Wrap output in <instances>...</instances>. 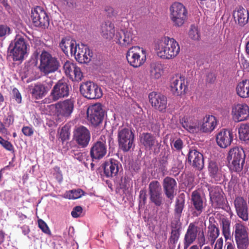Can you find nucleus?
Listing matches in <instances>:
<instances>
[{
    "label": "nucleus",
    "instance_id": "f257e3e1",
    "mask_svg": "<svg viewBox=\"0 0 249 249\" xmlns=\"http://www.w3.org/2000/svg\"><path fill=\"white\" fill-rule=\"evenodd\" d=\"M155 50L157 55L160 58L171 59L178 54L180 47L174 38L164 36L156 42Z\"/></svg>",
    "mask_w": 249,
    "mask_h": 249
},
{
    "label": "nucleus",
    "instance_id": "f03ea898",
    "mask_svg": "<svg viewBox=\"0 0 249 249\" xmlns=\"http://www.w3.org/2000/svg\"><path fill=\"white\" fill-rule=\"evenodd\" d=\"M245 158L246 155L242 148L235 147L231 149L227 157L230 170L237 173L241 172L245 164Z\"/></svg>",
    "mask_w": 249,
    "mask_h": 249
},
{
    "label": "nucleus",
    "instance_id": "7ed1b4c3",
    "mask_svg": "<svg viewBox=\"0 0 249 249\" xmlns=\"http://www.w3.org/2000/svg\"><path fill=\"white\" fill-rule=\"evenodd\" d=\"M60 67V62L56 57L45 51L41 53L39 69L44 75L55 72Z\"/></svg>",
    "mask_w": 249,
    "mask_h": 249
},
{
    "label": "nucleus",
    "instance_id": "20e7f679",
    "mask_svg": "<svg viewBox=\"0 0 249 249\" xmlns=\"http://www.w3.org/2000/svg\"><path fill=\"white\" fill-rule=\"evenodd\" d=\"M249 229L241 221H238L233 227L234 235L238 249H247L249 246Z\"/></svg>",
    "mask_w": 249,
    "mask_h": 249
},
{
    "label": "nucleus",
    "instance_id": "39448f33",
    "mask_svg": "<svg viewBox=\"0 0 249 249\" xmlns=\"http://www.w3.org/2000/svg\"><path fill=\"white\" fill-rule=\"evenodd\" d=\"M170 17L174 26H182L187 19L188 11L185 6L180 2L173 3L170 7Z\"/></svg>",
    "mask_w": 249,
    "mask_h": 249
},
{
    "label": "nucleus",
    "instance_id": "423d86ee",
    "mask_svg": "<svg viewBox=\"0 0 249 249\" xmlns=\"http://www.w3.org/2000/svg\"><path fill=\"white\" fill-rule=\"evenodd\" d=\"M136 32L132 28L121 29L116 32L114 40L121 47L127 48L134 44Z\"/></svg>",
    "mask_w": 249,
    "mask_h": 249
},
{
    "label": "nucleus",
    "instance_id": "0eeeda50",
    "mask_svg": "<svg viewBox=\"0 0 249 249\" xmlns=\"http://www.w3.org/2000/svg\"><path fill=\"white\" fill-rule=\"evenodd\" d=\"M145 51L139 46L130 47L126 53L128 63L134 68H138L142 65L146 60Z\"/></svg>",
    "mask_w": 249,
    "mask_h": 249
},
{
    "label": "nucleus",
    "instance_id": "6e6552de",
    "mask_svg": "<svg viewBox=\"0 0 249 249\" xmlns=\"http://www.w3.org/2000/svg\"><path fill=\"white\" fill-rule=\"evenodd\" d=\"M134 134L128 128L120 127L118 133L119 147L124 152L128 151L134 143Z\"/></svg>",
    "mask_w": 249,
    "mask_h": 249
},
{
    "label": "nucleus",
    "instance_id": "1a4fd4ad",
    "mask_svg": "<svg viewBox=\"0 0 249 249\" xmlns=\"http://www.w3.org/2000/svg\"><path fill=\"white\" fill-rule=\"evenodd\" d=\"M80 92L84 97L88 99H99L103 95L101 88L97 84L91 81L81 84Z\"/></svg>",
    "mask_w": 249,
    "mask_h": 249
},
{
    "label": "nucleus",
    "instance_id": "9d476101",
    "mask_svg": "<svg viewBox=\"0 0 249 249\" xmlns=\"http://www.w3.org/2000/svg\"><path fill=\"white\" fill-rule=\"evenodd\" d=\"M87 114L88 120L91 124L97 127L102 123L105 111L102 105L100 103H96L88 107Z\"/></svg>",
    "mask_w": 249,
    "mask_h": 249
},
{
    "label": "nucleus",
    "instance_id": "9b49d317",
    "mask_svg": "<svg viewBox=\"0 0 249 249\" xmlns=\"http://www.w3.org/2000/svg\"><path fill=\"white\" fill-rule=\"evenodd\" d=\"M170 88L172 93L175 96H181L185 94L188 85L185 77L180 74L173 76L170 81Z\"/></svg>",
    "mask_w": 249,
    "mask_h": 249
},
{
    "label": "nucleus",
    "instance_id": "f8f14e48",
    "mask_svg": "<svg viewBox=\"0 0 249 249\" xmlns=\"http://www.w3.org/2000/svg\"><path fill=\"white\" fill-rule=\"evenodd\" d=\"M205 186L208 188L209 192L210 201L213 207L219 208L224 206L225 199L222 189L218 186H211L207 183Z\"/></svg>",
    "mask_w": 249,
    "mask_h": 249
},
{
    "label": "nucleus",
    "instance_id": "ddd939ff",
    "mask_svg": "<svg viewBox=\"0 0 249 249\" xmlns=\"http://www.w3.org/2000/svg\"><path fill=\"white\" fill-rule=\"evenodd\" d=\"M107 147L106 137L102 135L100 138L92 144L90 149V155L92 161L100 160L107 154Z\"/></svg>",
    "mask_w": 249,
    "mask_h": 249
},
{
    "label": "nucleus",
    "instance_id": "4468645a",
    "mask_svg": "<svg viewBox=\"0 0 249 249\" xmlns=\"http://www.w3.org/2000/svg\"><path fill=\"white\" fill-rule=\"evenodd\" d=\"M31 19L36 27L45 29L49 26V17L44 9L40 6H37L32 10Z\"/></svg>",
    "mask_w": 249,
    "mask_h": 249
},
{
    "label": "nucleus",
    "instance_id": "2eb2a0df",
    "mask_svg": "<svg viewBox=\"0 0 249 249\" xmlns=\"http://www.w3.org/2000/svg\"><path fill=\"white\" fill-rule=\"evenodd\" d=\"M70 88L71 87L64 80L58 81L51 91V99L53 101H56L60 99L68 97Z\"/></svg>",
    "mask_w": 249,
    "mask_h": 249
},
{
    "label": "nucleus",
    "instance_id": "dca6fc26",
    "mask_svg": "<svg viewBox=\"0 0 249 249\" xmlns=\"http://www.w3.org/2000/svg\"><path fill=\"white\" fill-rule=\"evenodd\" d=\"M149 198L151 202L157 207L160 206L163 202L161 186L159 181H151L148 187Z\"/></svg>",
    "mask_w": 249,
    "mask_h": 249
},
{
    "label": "nucleus",
    "instance_id": "f3484780",
    "mask_svg": "<svg viewBox=\"0 0 249 249\" xmlns=\"http://www.w3.org/2000/svg\"><path fill=\"white\" fill-rule=\"evenodd\" d=\"M53 84L52 80L46 81L43 83L38 82L32 86L30 89V93L32 97L36 100L41 99L46 96L51 89Z\"/></svg>",
    "mask_w": 249,
    "mask_h": 249
},
{
    "label": "nucleus",
    "instance_id": "a211bd4d",
    "mask_svg": "<svg viewBox=\"0 0 249 249\" xmlns=\"http://www.w3.org/2000/svg\"><path fill=\"white\" fill-rule=\"evenodd\" d=\"M63 68L66 76L72 81L78 82L82 80L83 73L76 63L67 60L63 64Z\"/></svg>",
    "mask_w": 249,
    "mask_h": 249
},
{
    "label": "nucleus",
    "instance_id": "6ab92c4d",
    "mask_svg": "<svg viewBox=\"0 0 249 249\" xmlns=\"http://www.w3.org/2000/svg\"><path fill=\"white\" fill-rule=\"evenodd\" d=\"M151 106L156 110L165 112L167 107V99L164 95L156 92H151L148 96Z\"/></svg>",
    "mask_w": 249,
    "mask_h": 249
},
{
    "label": "nucleus",
    "instance_id": "aec40b11",
    "mask_svg": "<svg viewBox=\"0 0 249 249\" xmlns=\"http://www.w3.org/2000/svg\"><path fill=\"white\" fill-rule=\"evenodd\" d=\"M26 51L27 44L24 38L21 36H17L15 39L14 46L11 51L13 60H22Z\"/></svg>",
    "mask_w": 249,
    "mask_h": 249
},
{
    "label": "nucleus",
    "instance_id": "412c9836",
    "mask_svg": "<svg viewBox=\"0 0 249 249\" xmlns=\"http://www.w3.org/2000/svg\"><path fill=\"white\" fill-rule=\"evenodd\" d=\"M74 139L82 148L86 147L90 140V133L85 126L81 125L76 127L74 131Z\"/></svg>",
    "mask_w": 249,
    "mask_h": 249
},
{
    "label": "nucleus",
    "instance_id": "4be33fe9",
    "mask_svg": "<svg viewBox=\"0 0 249 249\" xmlns=\"http://www.w3.org/2000/svg\"><path fill=\"white\" fill-rule=\"evenodd\" d=\"M74 101L70 99L55 104L56 113L58 116L69 117L74 108Z\"/></svg>",
    "mask_w": 249,
    "mask_h": 249
},
{
    "label": "nucleus",
    "instance_id": "5701e85b",
    "mask_svg": "<svg viewBox=\"0 0 249 249\" xmlns=\"http://www.w3.org/2000/svg\"><path fill=\"white\" fill-rule=\"evenodd\" d=\"M188 162L194 168L201 170L204 167L203 155L196 149H190L187 155Z\"/></svg>",
    "mask_w": 249,
    "mask_h": 249
},
{
    "label": "nucleus",
    "instance_id": "b1692460",
    "mask_svg": "<svg viewBox=\"0 0 249 249\" xmlns=\"http://www.w3.org/2000/svg\"><path fill=\"white\" fill-rule=\"evenodd\" d=\"M72 55L78 62L87 63L91 60L93 53L87 46L77 45L76 52L73 53Z\"/></svg>",
    "mask_w": 249,
    "mask_h": 249
},
{
    "label": "nucleus",
    "instance_id": "393cba45",
    "mask_svg": "<svg viewBox=\"0 0 249 249\" xmlns=\"http://www.w3.org/2000/svg\"><path fill=\"white\" fill-rule=\"evenodd\" d=\"M231 112L235 122L243 121L249 117V107L245 104H238L232 107Z\"/></svg>",
    "mask_w": 249,
    "mask_h": 249
},
{
    "label": "nucleus",
    "instance_id": "a878e982",
    "mask_svg": "<svg viewBox=\"0 0 249 249\" xmlns=\"http://www.w3.org/2000/svg\"><path fill=\"white\" fill-rule=\"evenodd\" d=\"M199 231H200V228L198 227L196 223H190L184 235V249H187L195 241Z\"/></svg>",
    "mask_w": 249,
    "mask_h": 249
},
{
    "label": "nucleus",
    "instance_id": "bb28decb",
    "mask_svg": "<svg viewBox=\"0 0 249 249\" xmlns=\"http://www.w3.org/2000/svg\"><path fill=\"white\" fill-rule=\"evenodd\" d=\"M233 139L232 131L223 129L219 132L216 137V141L218 145L225 148L231 145Z\"/></svg>",
    "mask_w": 249,
    "mask_h": 249
},
{
    "label": "nucleus",
    "instance_id": "cd10ccee",
    "mask_svg": "<svg viewBox=\"0 0 249 249\" xmlns=\"http://www.w3.org/2000/svg\"><path fill=\"white\" fill-rule=\"evenodd\" d=\"M140 141L145 148L149 149H154L155 152L159 151L161 145L156 137L150 133H142L140 138Z\"/></svg>",
    "mask_w": 249,
    "mask_h": 249
},
{
    "label": "nucleus",
    "instance_id": "c85d7f7f",
    "mask_svg": "<svg viewBox=\"0 0 249 249\" xmlns=\"http://www.w3.org/2000/svg\"><path fill=\"white\" fill-rule=\"evenodd\" d=\"M119 162L114 159L105 161L102 165L105 175L107 178L116 176L119 172Z\"/></svg>",
    "mask_w": 249,
    "mask_h": 249
},
{
    "label": "nucleus",
    "instance_id": "c756f323",
    "mask_svg": "<svg viewBox=\"0 0 249 249\" xmlns=\"http://www.w3.org/2000/svg\"><path fill=\"white\" fill-rule=\"evenodd\" d=\"M233 17L235 23L243 27L248 22L249 13L243 7L239 6L233 11Z\"/></svg>",
    "mask_w": 249,
    "mask_h": 249
},
{
    "label": "nucleus",
    "instance_id": "7c9ffc66",
    "mask_svg": "<svg viewBox=\"0 0 249 249\" xmlns=\"http://www.w3.org/2000/svg\"><path fill=\"white\" fill-rule=\"evenodd\" d=\"M177 187L176 180L169 177H165L163 181V188L166 197L172 200L174 197V193Z\"/></svg>",
    "mask_w": 249,
    "mask_h": 249
},
{
    "label": "nucleus",
    "instance_id": "2f4dec72",
    "mask_svg": "<svg viewBox=\"0 0 249 249\" xmlns=\"http://www.w3.org/2000/svg\"><path fill=\"white\" fill-rule=\"evenodd\" d=\"M191 200L195 210L194 215L198 216L202 213L204 208L203 200L199 193L197 191H193Z\"/></svg>",
    "mask_w": 249,
    "mask_h": 249
},
{
    "label": "nucleus",
    "instance_id": "473e14b6",
    "mask_svg": "<svg viewBox=\"0 0 249 249\" xmlns=\"http://www.w3.org/2000/svg\"><path fill=\"white\" fill-rule=\"evenodd\" d=\"M115 26L112 22L107 21L102 23L101 27V34L104 38L108 40H111L115 36Z\"/></svg>",
    "mask_w": 249,
    "mask_h": 249
},
{
    "label": "nucleus",
    "instance_id": "72a5a7b5",
    "mask_svg": "<svg viewBox=\"0 0 249 249\" xmlns=\"http://www.w3.org/2000/svg\"><path fill=\"white\" fill-rule=\"evenodd\" d=\"M217 125L216 118L213 115H206L203 119L200 130L203 132L213 131Z\"/></svg>",
    "mask_w": 249,
    "mask_h": 249
},
{
    "label": "nucleus",
    "instance_id": "f704fd0d",
    "mask_svg": "<svg viewBox=\"0 0 249 249\" xmlns=\"http://www.w3.org/2000/svg\"><path fill=\"white\" fill-rule=\"evenodd\" d=\"M60 47L62 51L66 54L68 55L70 52L71 55L73 53L76 52V43L75 40L70 38H63L59 44Z\"/></svg>",
    "mask_w": 249,
    "mask_h": 249
},
{
    "label": "nucleus",
    "instance_id": "c9c22d12",
    "mask_svg": "<svg viewBox=\"0 0 249 249\" xmlns=\"http://www.w3.org/2000/svg\"><path fill=\"white\" fill-rule=\"evenodd\" d=\"M219 235V228L214 223L210 221V224L207 228V232L206 235L207 239V242L209 243L212 245L213 244Z\"/></svg>",
    "mask_w": 249,
    "mask_h": 249
},
{
    "label": "nucleus",
    "instance_id": "e433bc0d",
    "mask_svg": "<svg viewBox=\"0 0 249 249\" xmlns=\"http://www.w3.org/2000/svg\"><path fill=\"white\" fill-rule=\"evenodd\" d=\"M208 172L210 176L215 181H219L222 177V172L218 166L217 164L213 161H210L208 165Z\"/></svg>",
    "mask_w": 249,
    "mask_h": 249
},
{
    "label": "nucleus",
    "instance_id": "4c0bfd02",
    "mask_svg": "<svg viewBox=\"0 0 249 249\" xmlns=\"http://www.w3.org/2000/svg\"><path fill=\"white\" fill-rule=\"evenodd\" d=\"M236 90L237 94L241 98L249 97V80H245L238 83Z\"/></svg>",
    "mask_w": 249,
    "mask_h": 249
},
{
    "label": "nucleus",
    "instance_id": "58836bf2",
    "mask_svg": "<svg viewBox=\"0 0 249 249\" xmlns=\"http://www.w3.org/2000/svg\"><path fill=\"white\" fill-rule=\"evenodd\" d=\"M231 221L227 218H223L221 219L220 225L222 227V232L226 241L231 238Z\"/></svg>",
    "mask_w": 249,
    "mask_h": 249
},
{
    "label": "nucleus",
    "instance_id": "ea45409f",
    "mask_svg": "<svg viewBox=\"0 0 249 249\" xmlns=\"http://www.w3.org/2000/svg\"><path fill=\"white\" fill-rule=\"evenodd\" d=\"M163 73L162 66L160 64L153 63L150 66V75L155 79H159Z\"/></svg>",
    "mask_w": 249,
    "mask_h": 249
},
{
    "label": "nucleus",
    "instance_id": "a19ab883",
    "mask_svg": "<svg viewBox=\"0 0 249 249\" xmlns=\"http://www.w3.org/2000/svg\"><path fill=\"white\" fill-rule=\"evenodd\" d=\"M84 192L81 189H73L67 191L64 194L65 197L69 199H75L84 196Z\"/></svg>",
    "mask_w": 249,
    "mask_h": 249
},
{
    "label": "nucleus",
    "instance_id": "79ce46f5",
    "mask_svg": "<svg viewBox=\"0 0 249 249\" xmlns=\"http://www.w3.org/2000/svg\"><path fill=\"white\" fill-rule=\"evenodd\" d=\"M238 133L241 140L249 141V125L242 124L239 128Z\"/></svg>",
    "mask_w": 249,
    "mask_h": 249
},
{
    "label": "nucleus",
    "instance_id": "37998d69",
    "mask_svg": "<svg viewBox=\"0 0 249 249\" xmlns=\"http://www.w3.org/2000/svg\"><path fill=\"white\" fill-rule=\"evenodd\" d=\"M182 126L190 132L194 133L196 131L197 127L196 124L188 121L187 118L183 119Z\"/></svg>",
    "mask_w": 249,
    "mask_h": 249
},
{
    "label": "nucleus",
    "instance_id": "c03bdc74",
    "mask_svg": "<svg viewBox=\"0 0 249 249\" xmlns=\"http://www.w3.org/2000/svg\"><path fill=\"white\" fill-rule=\"evenodd\" d=\"M236 211L248 208L247 203L243 197L237 196L234 201Z\"/></svg>",
    "mask_w": 249,
    "mask_h": 249
},
{
    "label": "nucleus",
    "instance_id": "a18cd8bd",
    "mask_svg": "<svg viewBox=\"0 0 249 249\" xmlns=\"http://www.w3.org/2000/svg\"><path fill=\"white\" fill-rule=\"evenodd\" d=\"M184 200L182 199H178L176 202L175 213L178 217L180 216L181 214L184 207Z\"/></svg>",
    "mask_w": 249,
    "mask_h": 249
},
{
    "label": "nucleus",
    "instance_id": "49530a36",
    "mask_svg": "<svg viewBox=\"0 0 249 249\" xmlns=\"http://www.w3.org/2000/svg\"><path fill=\"white\" fill-rule=\"evenodd\" d=\"M171 146L173 150L180 151L183 147V142L182 140L178 138L173 140L171 142Z\"/></svg>",
    "mask_w": 249,
    "mask_h": 249
},
{
    "label": "nucleus",
    "instance_id": "de8ad7c7",
    "mask_svg": "<svg viewBox=\"0 0 249 249\" xmlns=\"http://www.w3.org/2000/svg\"><path fill=\"white\" fill-rule=\"evenodd\" d=\"M11 34V29L7 25H0V38L5 39Z\"/></svg>",
    "mask_w": 249,
    "mask_h": 249
},
{
    "label": "nucleus",
    "instance_id": "09e8293b",
    "mask_svg": "<svg viewBox=\"0 0 249 249\" xmlns=\"http://www.w3.org/2000/svg\"><path fill=\"white\" fill-rule=\"evenodd\" d=\"M180 236V232L178 229L172 230L171 235L169 239L170 243L175 245L178 240Z\"/></svg>",
    "mask_w": 249,
    "mask_h": 249
},
{
    "label": "nucleus",
    "instance_id": "8fccbe9b",
    "mask_svg": "<svg viewBox=\"0 0 249 249\" xmlns=\"http://www.w3.org/2000/svg\"><path fill=\"white\" fill-rule=\"evenodd\" d=\"M189 37L195 40H198L200 38V34L197 28L194 25H192L189 32Z\"/></svg>",
    "mask_w": 249,
    "mask_h": 249
},
{
    "label": "nucleus",
    "instance_id": "3c124183",
    "mask_svg": "<svg viewBox=\"0 0 249 249\" xmlns=\"http://www.w3.org/2000/svg\"><path fill=\"white\" fill-rule=\"evenodd\" d=\"M70 136V131L68 126H64L62 127L60 133V138L62 142H64L69 139Z\"/></svg>",
    "mask_w": 249,
    "mask_h": 249
},
{
    "label": "nucleus",
    "instance_id": "603ef678",
    "mask_svg": "<svg viewBox=\"0 0 249 249\" xmlns=\"http://www.w3.org/2000/svg\"><path fill=\"white\" fill-rule=\"evenodd\" d=\"M237 215L243 221H247L249 219L248 208L246 209H242L236 211Z\"/></svg>",
    "mask_w": 249,
    "mask_h": 249
},
{
    "label": "nucleus",
    "instance_id": "864d4df0",
    "mask_svg": "<svg viewBox=\"0 0 249 249\" xmlns=\"http://www.w3.org/2000/svg\"><path fill=\"white\" fill-rule=\"evenodd\" d=\"M105 11L109 17H115L118 14L117 10L110 5H107L105 8Z\"/></svg>",
    "mask_w": 249,
    "mask_h": 249
},
{
    "label": "nucleus",
    "instance_id": "5fc2aeb1",
    "mask_svg": "<svg viewBox=\"0 0 249 249\" xmlns=\"http://www.w3.org/2000/svg\"><path fill=\"white\" fill-rule=\"evenodd\" d=\"M38 224L39 228L43 232L47 234H51V232L48 226L43 220L39 219L38 220Z\"/></svg>",
    "mask_w": 249,
    "mask_h": 249
},
{
    "label": "nucleus",
    "instance_id": "6e6d98bb",
    "mask_svg": "<svg viewBox=\"0 0 249 249\" xmlns=\"http://www.w3.org/2000/svg\"><path fill=\"white\" fill-rule=\"evenodd\" d=\"M12 97L18 104H20L22 102V96L19 90L14 88L12 91Z\"/></svg>",
    "mask_w": 249,
    "mask_h": 249
},
{
    "label": "nucleus",
    "instance_id": "4d7b16f0",
    "mask_svg": "<svg viewBox=\"0 0 249 249\" xmlns=\"http://www.w3.org/2000/svg\"><path fill=\"white\" fill-rule=\"evenodd\" d=\"M198 244L200 247L203 246L205 244L208 243L206 242V238L204 235V233L203 229L200 228V231L198 232Z\"/></svg>",
    "mask_w": 249,
    "mask_h": 249
},
{
    "label": "nucleus",
    "instance_id": "13d9d810",
    "mask_svg": "<svg viewBox=\"0 0 249 249\" xmlns=\"http://www.w3.org/2000/svg\"><path fill=\"white\" fill-rule=\"evenodd\" d=\"M0 143L2 146L6 150L12 151L14 150V147L12 143L7 141L4 140L0 136Z\"/></svg>",
    "mask_w": 249,
    "mask_h": 249
},
{
    "label": "nucleus",
    "instance_id": "bf43d9fd",
    "mask_svg": "<svg viewBox=\"0 0 249 249\" xmlns=\"http://www.w3.org/2000/svg\"><path fill=\"white\" fill-rule=\"evenodd\" d=\"M159 166L162 171H165L166 170V166L168 164V157L163 156L159 160Z\"/></svg>",
    "mask_w": 249,
    "mask_h": 249
},
{
    "label": "nucleus",
    "instance_id": "052dcab7",
    "mask_svg": "<svg viewBox=\"0 0 249 249\" xmlns=\"http://www.w3.org/2000/svg\"><path fill=\"white\" fill-rule=\"evenodd\" d=\"M83 211L82 208L80 206L75 207L71 212L72 216L74 218H77L80 216Z\"/></svg>",
    "mask_w": 249,
    "mask_h": 249
},
{
    "label": "nucleus",
    "instance_id": "680f3d73",
    "mask_svg": "<svg viewBox=\"0 0 249 249\" xmlns=\"http://www.w3.org/2000/svg\"><path fill=\"white\" fill-rule=\"evenodd\" d=\"M127 179L126 177H122L118 183L117 189L125 190L127 188Z\"/></svg>",
    "mask_w": 249,
    "mask_h": 249
},
{
    "label": "nucleus",
    "instance_id": "e2e57ef3",
    "mask_svg": "<svg viewBox=\"0 0 249 249\" xmlns=\"http://www.w3.org/2000/svg\"><path fill=\"white\" fill-rule=\"evenodd\" d=\"M140 204L144 205L146 202L147 194L146 190H141L139 195Z\"/></svg>",
    "mask_w": 249,
    "mask_h": 249
},
{
    "label": "nucleus",
    "instance_id": "0e129e2a",
    "mask_svg": "<svg viewBox=\"0 0 249 249\" xmlns=\"http://www.w3.org/2000/svg\"><path fill=\"white\" fill-rule=\"evenodd\" d=\"M22 132L26 136H31L34 133V130L29 126H23L22 128Z\"/></svg>",
    "mask_w": 249,
    "mask_h": 249
},
{
    "label": "nucleus",
    "instance_id": "69168bd1",
    "mask_svg": "<svg viewBox=\"0 0 249 249\" xmlns=\"http://www.w3.org/2000/svg\"><path fill=\"white\" fill-rule=\"evenodd\" d=\"M223 245V240L222 238L218 239L214 246V249H222Z\"/></svg>",
    "mask_w": 249,
    "mask_h": 249
},
{
    "label": "nucleus",
    "instance_id": "338daca9",
    "mask_svg": "<svg viewBox=\"0 0 249 249\" xmlns=\"http://www.w3.org/2000/svg\"><path fill=\"white\" fill-rule=\"evenodd\" d=\"M241 62L244 69H247L248 70V71H249V62L245 59H241Z\"/></svg>",
    "mask_w": 249,
    "mask_h": 249
},
{
    "label": "nucleus",
    "instance_id": "774afa93",
    "mask_svg": "<svg viewBox=\"0 0 249 249\" xmlns=\"http://www.w3.org/2000/svg\"><path fill=\"white\" fill-rule=\"evenodd\" d=\"M6 121V123H7L9 125L12 124L14 121V118L13 115H8Z\"/></svg>",
    "mask_w": 249,
    "mask_h": 249
}]
</instances>
